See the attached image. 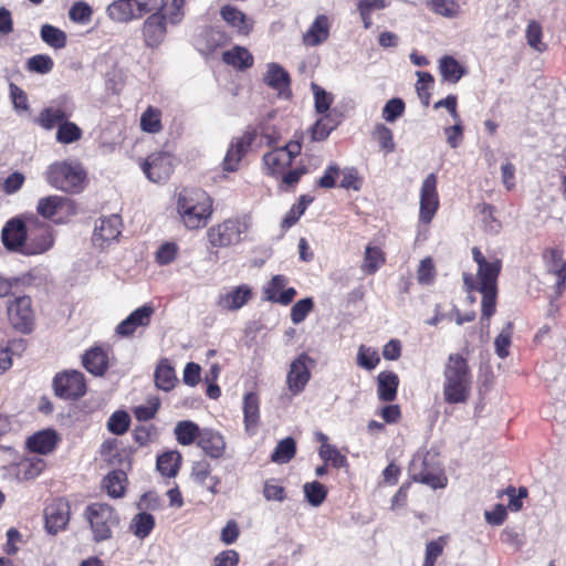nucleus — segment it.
<instances>
[{"mask_svg": "<svg viewBox=\"0 0 566 566\" xmlns=\"http://www.w3.org/2000/svg\"><path fill=\"white\" fill-rule=\"evenodd\" d=\"M315 366V360L305 352L301 353L291 361L286 375V386L293 396L304 391L311 380V369Z\"/></svg>", "mask_w": 566, "mask_h": 566, "instance_id": "obj_12", "label": "nucleus"}, {"mask_svg": "<svg viewBox=\"0 0 566 566\" xmlns=\"http://www.w3.org/2000/svg\"><path fill=\"white\" fill-rule=\"evenodd\" d=\"M373 138L378 143L379 148L390 154L395 151L396 144L394 142L392 130L385 124H377L373 130Z\"/></svg>", "mask_w": 566, "mask_h": 566, "instance_id": "obj_53", "label": "nucleus"}, {"mask_svg": "<svg viewBox=\"0 0 566 566\" xmlns=\"http://www.w3.org/2000/svg\"><path fill=\"white\" fill-rule=\"evenodd\" d=\"M387 262L386 252L382 248L371 243L365 247L360 271L367 275H375Z\"/></svg>", "mask_w": 566, "mask_h": 566, "instance_id": "obj_31", "label": "nucleus"}, {"mask_svg": "<svg viewBox=\"0 0 566 566\" xmlns=\"http://www.w3.org/2000/svg\"><path fill=\"white\" fill-rule=\"evenodd\" d=\"M256 138L254 128L247 129L240 137L232 139L222 161L224 171L234 172L239 169L242 158L249 153Z\"/></svg>", "mask_w": 566, "mask_h": 566, "instance_id": "obj_18", "label": "nucleus"}, {"mask_svg": "<svg viewBox=\"0 0 566 566\" xmlns=\"http://www.w3.org/2000/svg\"><path fill=\"white\" fill-rule=\"evenodd\" d=\"M356 363L366 370H373L380 363V356L376 349L360 345L357 352Z\"/></svg>", "mask_w": 566, "mask_h": 566, "instance_id": "obj_58", "label": "nucleus"}, {"mask_svg": "<svg viewBox=\"0 0 566 566\" xmlns=\"http://www.w3.org/2000/svg\"><path fill=\"white\" fill-rule=\"evenodd\" d=\"M154 312L151 304L136 308L116 326V334L120 337L133 336L139 327H147L150 324Z\"/></svg>", "mask_w": 566, "mask_h": 566, "instance_id": "obj_20", "label": "nucleus"}, {"mask_svg": "<svg viewBox=\"0 0 566 566\" xmlns=\"http://www.w3.org/2000/svg\"><path fill=\"white\" fill-rule=\"evenodd\" d=\"M154 377L156 387L164 391H170L174 389L178 381L175 368L167 358L160 359L155 369Z\"/></svg>", "mask_w": 566, "mask_h": 566, "instance_id": "obj_41", "label": "nucleus"}, {"mask_svg": "<svg viewBox=\"0 0 566 566\" xmlns=\"http://www.w3.org/2000/svg\"><path fill=\"white\" fill-rule=\"evenodd\" d=\"M44 177L46 182L57 190L80 193L85 187L86 171L81 164L62 160L51 164Z\"/></svg>", "mask_w": 566, "mask_h": 566, "instance_id": "obj_4", "label": "nucleus"}, {"mask_svg": "<svg viewBox=\"0 0 566 566\" xmlns=\"http://www.w3.org/2000/svg\"><path fill=\"white\" fill-rule=\"evenodd\" d=\"M177 212L188 230L205 228L213 213V200L200 188H185L177 197Z\"/></svg>", "mask_w": 566, "mask_h": 566, "instance_id": "obj_3", "label": "nucleus"}, {"mask_svg": "<svg viewBox=\"0 0 566 566\" xmlns=\"http://www.w3.org/2000/svg\"><path fill=\"white\" fill-rule=\"evenodd\" d=\"M312 92L314 95V106L316 113L321 115H325L331 112V105L334 101V97L331 93L326 92L318 84L312 83L311 85Z\"/></svg>", "mask_w": 566, "mask_h": 566, "instance_id": "obj_59", "label": "nucleus"}, {"mask_svg": "<svg viewBox=\"0 0 566 566\" xmlns=\"http://www.w3.org/2000/svg\"><path fill=\"white\" fill-rule=\"evenodd\" d=\"M329 36V21L325 14L316 17L314 22L303 35V42L307 46H316L325 42Z\"/></svg>", "mask_w": 566, "mask_h": 566, "instance_id": "obj_33", "label": "nucleus"}, {"mask_svg": "<svg viewBox=\"0 0 566 566\" xmlns=\"http://www.w3.org/2000/svg\"><path fill=\"white\" fill-rule=\"evenodd\" d=\"M287 279L283 274H276L263 287V300L281 305H289L293 302L297 292L294 287L285 289Z\"/></svg>", "mask_w": 566, "mask_h": 566, "instance_id": "obj_21", "label": "nucleus"}, {"mask_svg": "<svg viewBox=\"0 0 566 566\" xmlns=\"http://www.w3.org/2000/svg\"><path fill=\"white\" fill-rule=\"evenodd\" d=\"M122 233V219L118 214L101 218L93 232V242L99 247L116 240Z\"/></svg>", "mask_w": 566, "mask_h": 566, "instance_id": "obj_23", "label": "nucleus"}, {"mask_svg": "<svg viewBox=\"0 0 566 566\" xmlns=\"http://www.w3.org/2000/svg\"><path fill=\"white\" fill-rule=\"evenodd\" d=\"M514 332V324L512 322H507L505 326L502 328L500 334L495 337L494 348L495 354L504 359L510 355V347L512 344V337Z\"/></svg>", "mask_w": 566, "mask_h": 566, "instance_id": "obj_50", "label": "nucleus"}, {"mask_svg": "<svg viewBox=\"0 0 566 566\" xmlns=\"http://www.w3.org/2000/svg\"><path fill=\"white\" fill-rule=\"evenodd\" d=\"M60 441L59 433L54 429L48 428L31 434L25 444L31 452L45 455L53 452Z\"/></svg>", "mask_w": 566, "mask_h": 566, "instance_id": "obj_24", "label": "nucleus"}, {"mask_svg": "<svg viewBox=\"0 0 566 566\" xmlns=\"http://www.w3.org/2000/svg\"><path fill=\"white\" fill-rule=\"evenodd\" d=\"M71 520V504L64 497L53 499L44 509V527L51 535L67 528Z\"/></svg>", "mask_w": 566, "mask_h": 566, "instance_id": "obj_14", "label": "nucleus"}, {"mask_svg": "<svg viewBox=\"0 0 566 566\" xmlns=\"http://www.w3.org/2000/svg\"><path fill=\"white\" fill-rule=\"evenodd\" d=\"M243 415L247 431L254 429L260 419V399L255 392H248L244 395Z\"/></svg>", "mask_w": 566, "mask_h": 566, "instance_id": "obj_43", "label": "nucleus"}, {"mask_svg": "<svg viewBox=\"0 0 566 566\" xmlns=\"http://www.w3.org/2000/svg\"><path fill=\"white\" fill-rule=\"evenodd\" d=\"M202 431L203 428H200L198 423L191 420H180L175 426L174 434L180 446L187 447L192 443L197 444Z\"/></svg>", "mask_w": 566, "mask_h": 566, "instance_id": "obj_35", "label": "nucleus"}, {"mask_svg": "<svg viewBox=\"0 0 566 566\" xmlns=\"http://www.w3.org/2000/svg\"><path fill=\"white\" fill-rule=\"evenodd\" d=\"M418 77L416 83V91L419 99L424 106H429L431 101V90L434 85V77L429 72L417 71Z\"/></svg>", "mask_w": 566, "mask_h": 566, "instance_id": "obj_49", "label": "nucleus"}, {"mask_svg": "<svg viewBox=\"0 0 566 566\" xmlns=\"http://www.w3.org/2000/svg\"><path fill=\"white\" fill-rule=\"evenodd\" d=\"M182 463V455L177 450L165 451L156 460V468L163 476L175 478Z\"/></svg>", "mask_w": 566, "mask_h": 566, "instance_id": "obj_37", "label": "nucleus"}, {"mask_svg": "<svg viewBox=\"0 0 566 566\" xmlns=\"http://www.w3.org/2000/svg\"><path fill=\"white\" fill-rule=\"evenodd\" d=\"M525 36L527 44L535 51L542 53L547 50V44L542 41L543 28L539 22L532 20L528 22Z\"/></svg>", "mask_w": 566, "mask_h": 566, "instance_id": "obj_54", "label": "nucleus"}, {"mask_svg": "<svg viewBox=\"0 0 566 566\" xmlns=\"http://www.w3.org/2000/svg\"><path fill=\"white\" fill-rule=\"evenodd\" d=\"M252 297V289L248 284H241L227 293L220 294L217 304L224 311L234 312L248 304Z\"/></svg>", "mask_w": 566, "mask_h": 566, "instance_id": "obj_25", "label": "nucleus"}, {"mask_svg": "<svg viewBox=\"0 0 566 566\" xmlns=\"http://www.w3.org/2000/svg\"><path fill=\"white\" fill-rule=\"evenodd\" d=\"M29 216H17L9 219L1 230L3 247L10 252L23 254L28 239Z\"/></svg>", "mask_w": 566, "mask_h": 566, "instance_id": "obj_13", "label": "nucleus"}, {"mask_svg": "<svg viewBox=\"0 0 566 566\" xmlns=\"http://www.w3.org/2000/svg\"><path fill=\"white\" fill-rule=\"evenodd\" d=\"M542 256L547 266V271L551 274L556 273V271H558L559 269H562L564 266V262H565V261H563L564 251L558 247L546 248L543 251Z\"/></svg>", "mask_w": 566, "mask_h": 566, "instance_id": "obj_63", "label": "nucleus"}, {"mask_svg": "<svg viewBox=\"0 0 566 566\" xmlns=\"http://www.w3.org/2000/svg\"><path fill=\"white\" fill-rule=\"evenodd\" d=\"M437 270L432 258L427 256L422 259L417 269V281L421 285H430L434 282Z\"/></svg>", "mask_w": 566, "mask_h": 566, "instance_id": "obj_62", "label": "nucleus"}, {"mask_svg": "<svg viewBox=\"0 0 566 566\" xmlns=\"http://www.w3.org/2000/svg\"><path fill=\"white\" fill-rule=\"evenodd\" d=\"M161 4L163 0H115L107 7V14L115 22L127 23Z\"/></svg>", "mask_w": 566, "mask_h": 566, "instance_id": "obj_8", "label": "nucleus"}, {"mask_svg": "<svg viewBox=\"0 0 566 566\" xmlns=\"http://www.w3.org/2000/svg\"><path fill=\"white\" fill-rule=\"evenodd\" d=\"M180 248L174 241L161 243L155 252V262L160 265H169L175 262L179 255Z\"/></svg>", "mask_w": 566, "mask_h": 566, "instance_id": "obj_52", "label": "nucleus"}, {"mask_svg": "<svg viewBox=\"0 0 566 566\" xmlns=\"http://www.w3.org/2000/svg\"><path fill=\"white\" fill-rule=\"evenodd\" d=\"M262 161L264 174L275 179H279V176L292 165L290 155L279 148L265 153L262 157Z\"/></svg>", "mask_w": 566, "mask_h": 566, "instance_id": "obj_28", "label": "nucleus"}, {"mask_svg": "<svg viewBox=\"0 0 566 566\" xmlns=\"http://www.w3.org/2000/svg\"><path fill=\"white\" fill-rule=\"evenodd\" d=\"M54 241L52 227L40 220L39 217L30 214L28 239L23 255L43 254L53 248Z\"/></svg>", "mask_w": 566, "mask_h": 566, "instance_id": "obj_6", "label": "nucleus"}, {"mask_svg": "<svg viewBox=\"0 0 566 566\" xmlns=\"http://www.w3.org/2000/svg\"><path fill=\"white\" fill-rule=\"evenodd\" d=\"M264 83L279 92L290 88V74L277 63L268 64V70L263 78Z\"/></svg>", "mask_w": 566, "mask_h": 566, "instance_id": "obj_39", "label": "nucleus"}, {"mask_svg": "<svg viewBox=\"0 0 566 566\" xmlns=\"http://www.w3.org/2000/svg\"><path fill=\"white\" fill-rule=\"evenodd\" d=\"M201 41H203L205 48L208 52H213L218 48L228 44L231 39L224 31L220 29L208 28L201 34Z\"/></svg>", "mask_w": 566, "mask_h": 566, "instance_id": "obj_47", "label": "nucleus"}, {"mask_svg": "<svg viewBox=\"0 0 566 566\" xmlns=\"http://www.w3.org/2000/svg\"><path fill=\"white\" fill-rule=\"evenodd\" d=\"M439 72L442 81L450 84L458 83L467 73L464 66L461 65L452 55H443L439 60Z\"/></svg>", "mask_w": 566, "mask_h": 566, "instance_id": "obj_40", "label": "nucleus"}, {"mask_svg": "<svg viewBox=\"0 0 566 566\" xmlns=\"http://www.w3.org/2000/svg\"><path fill=\"white\" fill-rule=\"evenodd\" d=\"M41 39L54 49H62L66 45V34L51 24L41 28Z\"/></svg>", "mask_w": 566, "mask_h": 566, "instance_id": "obj_57", "label": "nucleus"}, {"mask_svg": "<svg viewBox=\"0 0 566 566\" xmlns=\"http://www.w3.org/2000/svg\"><path fill=\"white\" fill-rule=\"evenodd\" d=\"M437 186L438 177L434 172L429 174L421 185L419 220L424 224L432 221L440 206Z\"/></svg>", "mask_w": 566, "mask_h": 566, "instance_id": "obj_16", "label": "nucleus"}, {"mask_svg": "<svg viewBox=\"0 0 566 566\" xmlns=\"http://www.w3.org/2000/svg\"><path fill=\"white\" fill-rule=\"evenodd\" d=\"M342 123V114L336 109L322 115L310 128L308 134L312 142H324L331 133Z\"/></svg>", "mask_w": 566, "mask_h": 566, "instance_id": "obj_27", "label": "nucleus"}, {"mask_svg": "<svg viewBox=\"0 0 566 566\" xmlns=\"http://www.w3.org/2000/svg\"><path fill=\"white\" fill-rule=\"evenodd\" d=\"M146 177L156 184L167 181L174 172V159L169 153L150 154L140 165Z\"/></svg>", "mask_w": 566, "mask_h": 566, "instance_id": "obj_15", "label": "nucleus"}, {"mask_svg": "<svg viewBox=\"0 0 566 566\" xmlns=\"http://www.w3.org/2000/svg\"><path fill=\"white\" fill-rule=\"evenodd\" d=\"M197 447L211 460H220L227 452V441L223 434L212 428H203Z\"/></svg>", "mask_w": 566, "mask_h": 566, "instance_id": "obj_22", "label": "nucleus"}, {"mask_svg": "<svg viewBox=\"0 0 566 566\" xmlns=\"http://www.w3.org/2000/svg\"><path fill=\"white\" fill-rule=\"evenodd\" d=\"M36 212L46 220L62 223L63 218L59 214L65 212L67 216H73L76 213V206L73 200L66 197L51 195L39 199Z\"/></svg>", "mask_w": 566, "mask_h": 566, "instance_id": "obj_17", "label": "nucleus"}, {"mask_svg": "<svg viewBox=\"0 0 566 566\" xmlns=\"http://www.w3.org/2000/svg\"><path fill=\"white\" fill-rule=\"evenodd\" d=\"M247 226L239 218H229L208 228L207 241L212 248H228L241 242Z\"/></svg>", "mask_w": 566, "mask_h": 566, "instance_id": "obj_7", "label": "nucleus"}, {"mask_svg": "<svg viewBox=\"0 0 566 566\" xmlns=\"http://www.w3.org/2000/svg\"><path fill=\"white\" fill-rule=\"evenodd\" d=\"M142 34L147 48H158L167 35V18L161 12L150 14L143 23Z\"/></svg>", "mask_w": 566, "mask_h": 566, "instance_id": "obj_19", "label": "nucleus"}, {"mask_svg": "<svg viewBox=\"0 0 566 566\" xmlns=\"http://www.w3.org/2000/svg\"><path fill=\"white\" fill-rule=\"evenodd\" d=\"M427 8L447 19H457L462 14V7L457 0H429Z\"/></svg>", "mask_w": 566, "mask_h": 566, "instance_id": "obj_44", "label": "nucleus"}, {"mask_svg": "<svg viewBox=\"0 0 566 566\" xmlns=\"http://www.w3.org/2000/svg\"><path fill=\"white\" fill-rule=\"evenodd\" d=\"M443 399L447 403H465L471 395L473 376L468 358L460 353L450 354L443 369Z\"/></svg>", "mask_w": 566, "mask_h": 566, "instance_id": "obj_2", "label": "nucleus"}, {"mask_svg": "<svg viewBox=\"0 0 566 566\" xmlns=\"http://www.w3.org/2000/svg\"><path fill=\"white\" fill-rule=\"evenodd\" d=\"M130 424V417L128 412L124 410L115 411L107 421V429L109 432L116 436L124 434Z\"/></svg>", "mask_w": 566, "mask_h": 566, "instance_id": "obj_61", "label": "nucleus"}, {"mask_svg": "<svg viewBox=\"0 0 566 566\" xmlns=\"http://www.w3.org/2000/svg\"><path fill=\"white\" fill-rule=\"evenodd\" d=\"M127 482L128 480L125 471L113 470L103 479L102 486L108 496L113 499H120L126 493Z\"/></svg>", "mask_w": 566, "mask_h": 566, "instance_id": "obj_38", "label": "nucleus"}, {"mask_svg": "<svg viewBox=\"0 0 566 566\" xmlns=\"http://www.w3.org/2000/svg\"><path fill=\"white\" fill-rule=\"evenodd\" d=\"M220 15L239 34L248 35L252 30V23L245 13L233 6H223L220 10Z\"/></svg>", "mask_w": 566, "mask_h": 566, "instance_id": "obj_34", "label": "nucleus"}, {"mask_svg": "<svg viewBox=\"0 0 566 566\" xmlns=\"http://www.w3.org/2000/svg\"><path fill=\"white\" fill-rule=\"evenodd\" d=\"M304 494L307 502L313 506H319L327 497V489L318 481L304 484Z\"/></svg>", "mask_w": 566, "mask_h": 566, "instance_id": "obj_56", "label": "nucleus"}, {"mask_svg": "<svg viewBox=\"0 0 566 566\" xmlns=\"http://www.w3.org/2000/svg\"><path fill=\"white\" fill-rule=\"evenodd\" d=\"M308 172L306 166H300L294 169L284 170L282 175L279 176L280 184L279 187L282 190L289 191L293 190L296 185L300 182L301 178Z\"/></svg>", "mask_w": 566, "mask_h": 566, "instance_id": "obj_60", "label": "nucleus"}, {"mask_svg": "<svg viewBox=\"0 0 566 566\" xmlns=\"http://www.w3.org/2000/svg\"><path fill=\"white\" fill-rule=\"evenodd\" d=\"M72 116V112L63 106L44 107L35 117L34 123L45 130H52L59 127Z\"/></svg>", "mask_w": 566, "mask_h": 566, "instance_id": "obj_32", "label": "nucleus"}, {"mask_svg": "<svg viewBox=\"0 0 566 566\" xmlns=\"http://www.w3.org/2000/svg\"><path fill=\"white\" fill-rule=\"evenodd\" d=\"M52 387L54 395L64 400H77L87 390L84 374L74 369L57 373L53 378Z\"/></svg>", "mask_w": 566, "mask_h": 566, "instance_id": "obj_9", "label": "nucleus"}, {"mask_svg": "<svg viewBox=\"0 0 566 566\" xmlns=\"http://www.w3.org/2000/svg\"><path fill=\"white\" fill-rule=\"evenodd\" d=\"M8 318L11 326L22 333L30 334L35 325V312L32 300L29 295L18 296L10 301L7 306Z\"/></svg>", "mask_w": 566, "mask_h": 566, "instance_id": "obj_10", "label": "nucleus"}, {"mask_svg": "<svg viewBox=\"0 0 566 566\" xmlns=\"http://www.w3.org/2000/svg\"><path fill=\"white\" fill-rule=\"evenodd\" d=\"M45 461L40 458H27L17 464L15 475L21 481L38 478L45 469Z\"/></svg>", "mask_w": 566, "mask_h": 566, "instance_id": "obj_42", "label": "nucleus"}, {"mask_svg": "<svg viewBox=\"0 0 566 566\" xmlns=\"http://www.w3.org/2000/svg\"><path fill=\"white\" fill-rule=\"evenodd\" d=\"M319 457L324 462H331L332 467L336 469L348 467V460L335 446L321 444L318 449Z\"/></svg>", "mask_w": 566, "mask_h": 566, "instance_id": "obj_55", "label": "nucleus"}, {"mask_svg": "<svg viewBox=\"0 0 566 566\" xmlns=\"http://www.w3.org/2000/svg\"><path fill=\"white\" fill-rule=\"evenodd\" d=\"M399 377L395 371H380L377 376V397L382 402L396 400L399 387Z\"/></svg>", "mask_w": 566, "mask_h": 566, "instance_id": "obj_30", "label": "nucleus"}, {"mask_svg": "<svg viewBox=\"0 0 566 566\" xmlns=\"http://www.w3.org/2000/svg\"><path fill=\"white\" fill-rule=\"evenodd\" d=\"M132 530L135 536L143 539L147 537L155 527V518L150 513L142 512L134 516Z\"/></svg>", "mask_w": 566, "mask_h": 566, "instance_id": "obj_51", "label": "nucleus"}, {"mask_svg": "<svg viewBox=\"0 0 566 566\" xmlns=\"http://www.w3.org/2000/svg\"><path fill=\"white\" fill-rule=\"evenodd\" d=\"M84 517L90 524L93 539L96 543L112 538L113 528L117 527L120 521L116 510L112 505L102 502L88 504L84 511Z\"/></svg>", "mask_w": 566, "mask_h": 566, "instance_id": "obj_5", "label": "nucleus"}, {"mask_svg": "<svg viewBox=\"0 0 566 566\" xmlns=\"http://www.w3.org/2000/svg\"><path fill=\"white\" fill-rule=\"evenodd\" d=\"M411 479L415 482H419L431 486L432 489H442L447 485L448 479L443 470L432 463V459L429 454L422 458H415L410 464Z\"/></svg>", "mask_w": 566, "mask_h": 566, "instance_id": "obj_11", "label": "nucleus"}, {"mask_svg": "<svg viewBox=\"0 0 566 566\" xmlns=\"http://www.w3.org/2000/svg\"><path fill=\"white\" fill-rule=\"evenodd\" d=\"M142 130L149 134H157L163 129L161 111L154 106H148L140 116Z\"/></svg>", "mask_w": 566, "mask_h": 566, "instance_id": "obj_48", "label": "nucleus"}, {"mask_svg": "<svg viewBox=\"0 0 566 566\" xmlns=\"http://www.w3.org/2000/svg\"><path fill=\"white\" fill-rule=\"evenodd\" d=\"M296 454V443L292 437H287L277 442L271 454V460L275 463H289Z\"/></svg>", "mask_w": 566, "mask_h": 566, "instance_id": "obj_45", "label": "nucleus"}, {"mask_svg": "<svg viewBox=\"0 0 566 566\" xmlns=\"http://www.w3.org/2000/svg\"><path fill=\"white\" fill-rule=\"evenodd\" d=\"M157 436L158 430L155 424L136 426L133 431L134 441L139 447H147L157 438Z\"/></svg>", "mask_w": 566, "mask_h": 566, "instance_id": "obj_64", "label": "nucleus"}, {"mask_svg": "<svg viewBox=\"0 0 566 566\" xmlns=\"http://www.w3.org/2000/svg\"><path fill=\"white\" fill-rule=\"evenodd\" d=\"M190 476L195 483L206 488L212 494L219 492L221 480L217 475H212V468L208 460L200 459L192 463Z\"/></svg>", "mask_w": 566, "mask_h": 566, "instance_id": "obj_26", "label": "nucleus"}, {"mask_svg": "<svg viewBox=\"0 0 566 566\" xmlns=\"http://www.w3.org/2000/svg\"><path fill=\"white\" fill-rule=\"evenodd\" d=\"M472 256L478 264L476 281L470 273H463L467 292L478 291L482 294L481 319L490 321L496 312L497 279L502 270V261L497 258L488 260L482 251L472 248Z\"/></svg>", "mask_w": 566, "mask_h": 566, "instance_id": "obj_1", "label": "nucleus"}, {"mask_svg": "<svg viewBox=\"0 0 566 566\" xmlns=\"http://www.w3.org/2000/svg\"><path fill=\"white\" fill-rule=\"evenodd\" d=\"M83 137L81 127L69 119L59 125L55 139L60 144L69 145L78 142Z\"/></svg>", "mask_w": 566, "mask_h": 566, "instance_id": "obj_46", "label": "nucleus"}, {"mask_svg": "<svg viewBox=\"0 0 566 566\" xmlns=\"http://www.w3.org/2000/svg\"><path fill=\"white\" fill-rule=\"evenodd\" d=\"M222 61L238 71H245L254 63L253 55L241 45H234L232 49L224 51Z\"/></svg>", "mask_w": 566, "mask_h": 566, "instance_id": "obj_36", "label": "nucleus"}, {"mask_svg": "<svg viewBox=\"0 0 566 566\" xmlns=\"http://www.w3.org/2000/svg\"><path fill=\"white\" fill-rule=\"evenodd\" d=\"M83 367L94 376H104L108 369V354L102 346H93L82 356Z\"/></svg>", "mask_w": 566, "mask_h": 566, "instance_id": "obj_29", "label": "nucleus"}]
</instances>
